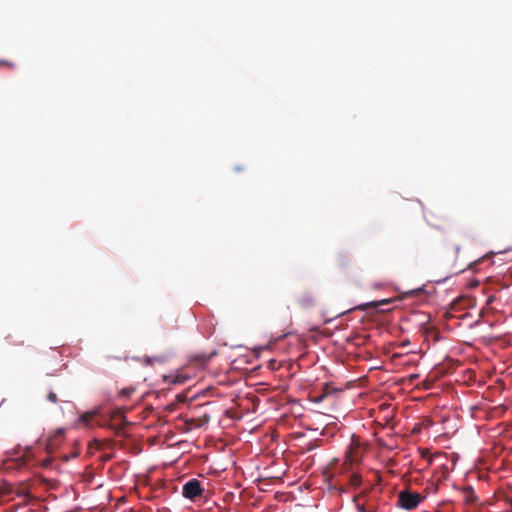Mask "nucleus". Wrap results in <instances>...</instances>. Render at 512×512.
Instances as JSON below:
<instances>
[{"label": "nucleus", "instance_id": "obj_1", "mask_svg": "<svg viewBox=\"0 0 512 512\" xmlns=\"http://www.w3.org/2000/svg\"><path fill=\"white\" fill-rule=\"evenodd\" d=\"M422 500L423 497L416 492L404 490L400 491L398 494L399 506L406 510H412L416 508Z\"/></svg>", "mask_w": 512, "mask_h": 512}, {"label": "nucleus", "instance_id": "obj_2", "mask_svg": "<svg viewBox=\"0 0 512 512\" xmlns=\"http://www.w3.org/2000/svg\"><path fill=\"white\" fill-rule=\"evenodd\" d=\"M203 493L204 489L201 486V482L195 478L186 482L182 488V495L189 500H195L201 497Z\"/></svg>", "mask_w": 512, "mask_h": 512}, {"label": "nucleus", "instance_id": "obj_3", "mask_svg": "<svg viewBox=\"0 0 512 512\" xmlns=\"http://www.w3.org/2000/svg\"><path fill=\"white\" fill-rule=\"evenodd\" d=\"M64 430L58 429L52 436L47 439L45 450L47 453H53L60 443L63 441Z\"/></svg>", "mask_w": 512, "mask_h": 512}, {"label": "nucleus", "instance_id": "obj_4", "mask_svg": "<svg viewBox=\"0 0 512 512\" xmlns=\"http://www.w3.org/2000/svg\"><path fill=\"white\" fill-rule=\"evenodd\" d=\"M22 496L25 493L16 489L13 485L9 483H4L0 486V498L3 500H11L13 499V495Z\"/></svg>", "mask_w": 512, "mask_h": 512}, {"label": "nucleus", "instance_id": "obj_5", "mask_svg": "<svg viewBox=\"0 0 512 512\" xmlns=\"http://www.w3.org/2000/svg\"><path fill=\"white\" fill-rule=\"evenodd\" d=\"M214 355H216V352H212V353H204V352L195 353V354H192L190 356V361L203 365V364L207 363Z\"/></svg>", "mask_w": 512, "mask_h": 512}, {"label": "nucleus", "instance_id": "obj_6", "mask_svg": "<svg viewBox=\"0 0 512 512\" xmlns=\"http://www.w3.org/2000/svg\"><path fill=\"white\" fill-rule=\"evenodd\" d=\"M345 464L349 463L350 465H354L360 462L361 457L359 455L358 448L350 447L346 452Z\"/></svg>", "mask_w": 512, "mask_h": 512}, {"label": "nucleus", "instance_id": "obj_7", "mask_svg": "<svg viewBox=\"0 0 512 512\" xmlns=\"http://www.w3.org/2000/svg\"><path fill=\"white\" fill-rule=\"evenodd\" d=\"M298 302L303 308H310L316 304V299L313 295L305 293L299 298Z\"/></svg>", "mask_w": 512, "mask_h": 512}, {"label": "nucleus", "instance_id": "obj_8", "mask_svg": "<svg viewBox=\"0 0 512 512\" xmlns=\"http://www.w3.org/2000/svg\"><path fill=\"white\" fill-rule=\"evenodd\" d=\"M351 265V260L344 254H339L336 258V266L340 270H346Z\"/></svg>", "mask_w": 512, "mask_h": 512}, {"label": "nucleus", "instance_id": "obj_9", "mask_svg": "<svg viewBox=\"0 0 512 512\" xmlns=\"http://www.w3.org/2000/svg\"><path fill=\"white\" fill-rule=\"evenodd\" d=\"M96 415L97 411L85 412L79 417V422L84 426H91Z\"/></svg>", "mask_w": 512, "mask_h": 512}, {"label": "nucleus", "instance_id": "obj_10", "mask_svg": "<svg viewBox=\"0 0 512 512\" xmlns=\"http://www.w3.org/2000/svg\"><path fill=\"white\" fill-rule=\"evenodd\" d=\"M362 497V494H359L354 497V502L356 503V509L358 512H376L375 508H366L364 504L359 503L360 498Z\"/></svg>", "mask_w": 512, "mask_h": 512}, {"label": "nucleus", "instance_id": "obj_11", "mask_svg": "<svg viewBox=\"0 0 512 512\" xmlns=\"http://www.w3.org/2000/svg\"><path fill=\"white\" fill-rule=\"evenodd\" d=\"M465 493H466L465 501L467 503L474 504L477 502L478 497L476 496V494L474 493V490L471 487L466 489Z\"/></svg>", "mask_w": 512, "mask_h": 512}, {"label": "nucleus", "instance_id": "obj_12", "mask_svg": "<svg viewBox=\"0 0 512 512\" xmlns=\"http://www.w3.org/2000/svg\"><path fill=\"white\" fill-rule=\"evenodd\" d=\"M390 302H391L390 299H383V300H380V301H377V302L367 303V304L363 305L361 308L362 309H366L368 307H378L380 305L388 304Z\"/></svg>", "mask_w": 512, "mask_h": 512}, {"label": "nucleus", "instance_id": "obj_13", "mask_svg": "<svg viewBox=\"0 0 512 512\" xmlns=\"http://www.w3.org/2000/svg\"><path fill=\"white\" fill-rule=\"evenodd\" d=\"M350 482L354 486H359L362 483V477L359 474H352L350 477Z\"/></svg>", "mask_w": 512, "mask_h": 512}, {"label": "nucleus", "instance_id": "obj_14", "mask_svg": "<svg viewBox=\"0 0 512 512\" xmlns=\"http://www.w3.org/2000/svg\"><path fill=\"white\" fill-rule=\"evenodd\" d=\"M47 400L53 404H56L58 402L57 394L53 391L49 392L47 395Z\"/></svg>", "mask_w": 512, "mask_h": 512}, {"label": "nucleus", "instance_id": "obj_15", "mask_svg": "<svg viewBox=\"0 0 512 512\" xmlns=\"http://www.w3.org/2000/svg\"><path fill=\"white\" fill-rule=\"evenodd\" d=\"M0 66H7L11 69L15 68V64L6 60H0Z\"/></svg>", "mask_w": 512, "mask_h": 512}, {"label": "nucleus", "instance_id": "obj_16", "mask_svg": "<svg viewBox=\"0 0 512 512\" xmlns=\"http://www.w3.org/2000/svg\"><path fill=\"white\" fill-rule=\"evenodd\" d=\"M134 391H135L134 389H123V390L121 391V395L128 397V396H130Z\"/></svg>", "mask_w": 512, "mask_h": 512}, {"label": "nucleus", "instance_id": "obj_17", "mask_svg": "<svg viewBox=\"0 0 512 512\" xmlns=\"http://www.w3.org/2000/svg\"><path fill=\"white\" fill-rule=\"evenodd\" d=\"M17 462H18V467H22L26 464V460L23 457H19L17 459Z\"/></svg>", "mask_w": 512, "mask_h": 512}, {"label": "nucleus", "instance_id": "obj_18", "mask_svg": "<svg viewBox=\"0 0 512 512\" xmlns=\"http://www.w3.org/2000/svg\"><path fill=\"white\" fill-rule=\"evenodd\" d=\"M51 463V459L50 458H47L43 461V467H48Z\"/></svg>", "mask_w": 512, "mask_h": 512}, {"label": "nucleus", "instance_id": "obj_19", "mask_svg": "<svg viewBox=\"0 0 512 512\" xmlns=\"http://www.w3.org/2000/svg\"><path fill=\"white\" fill-rule=\"evenodd\" d=\"M78 455H79V451L76 450V451L72 452L71 458H76Z\"/></svg>", "mask_w": 512, "mask_h": 512}, {"label": "nucleus", "instance_id": "obj_20", "mask_svg": "<svg viewBox=\"0 0 512 512\" xmlns=\"http://www.w3.org/2000/svg\"><path fill=\"white\" fill-rule=\"evenodd\" d=\"M63 459H64L65 461H68V460L70 459V457H68L67 455H63Z\"/></svg>", "mask_w": 512, "mask_h": 512}, {"label": "nucleus", "instance_id": "obj_21", "mask_svg": "<svg viewBox=\"0 0 512 512\" xmlns=\"http://www.w3.org/2000/svg\"><path fill=\"white\" fill-rule=\"evenodd\" d=\"M455 250H456V253L458 254V253H459V251H460V246H459V245H458V246H456V249H455Z\"/></svg>", "mask_w": 512, "mask_h": 512}, {"label": "nucleus", "instance_id": "obj_22", "mask_svg": "<svg viewBox=\"0 0 512 512\" xmlns=\"http://www.w3.org/2000/svg\"><path fill=\"white\" fill-rule=\"evenodd\" d=\"M464 270H465L464 268H461L457 272H463Z\"/></svg>", "mask_w": 512, "mask_h": 512}]
</instances>
